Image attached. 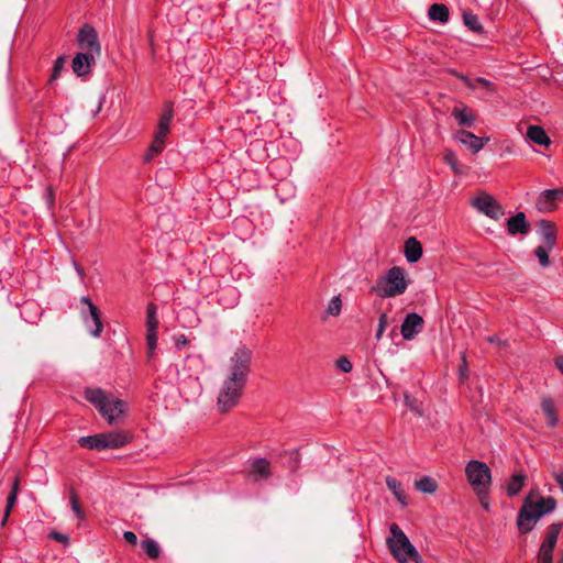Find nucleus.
Returning <instances> with one entry per match:
<instances>
[{"label": "nucleus", "instance_id": "6e6552de", "mask_svg": "<svg viewBox=\"0 0 563 563\" xmlns=\"http://www.w3.org/2000/svg\"><path fill=\"white\" fill-rule=\"evenodd\" d=\"M561 529V522L552 523L548 528L545 539L542 542L538 552L537 563H552L553 551L556 545Z\"/></svg>", "mask_w": 563, "mask_h": 563}, {"label": "nucleus", "instance_id": "f8f14e48", "mask_svg": "<svg viewBox=\"0 0 563 563\" xmlns=\"http://www.w3.org/2000/svg\"><path fill=\"white\" fill-rule=\"evenodd\" d=\"M424 321L416 312L408 313L404 319L400 333L405 340H413L423 329Z\"/></svg>", "mask_w": 563, "mask_h": 563}, {"label": "nucleus", "instance_id": "4d7b16f0", "mask_svg": "<svg viewBox=\"0 0 563 563\" xmlns=\"http://www.w3.org/2000/svg\"><path fill=\"white\" fill-rule=\"evenodd\" d=\"M559 563H563V558L560 560V562H559Z\"/></svg>", "mask_w": 563, "mask_h": 563}, {"label": "nucleus", "instance_id": "9d476101", "mask_svg": "<svg viewBox=\"0 0 563 563\" xmlns=\"http://www.w3.org/2000/svg\"><path fill=\"white\" fill-rule=\"evenodd\" d=\"M472 206L494 220H498L505 213L500 203L492 195L485 192L475 197L472 200Z\"/></svg>", "mask_w": 563, "mask_h": 563}, {"label": "nucleus", "instance_id": "cd10ccee", "mask_svg": "<svg viewBox=\"0 0 563 563\" xmlns=\"http://www.w3.org/2000/svg\"><path fill=\"white\" fill-rule=\"evenodd\" d=\"M428 16L431 21L446 23L450 18L449 9L445 4L433 3L428 10Z\"/></svg>", "mask_w": 563, "mask_h": 563}, {"label": "nucleus", "instance_id": "5fc2aeb1", "mask_svg": "<svg viewBox=\"0 0 563 563\" xmlns=\"http://www.w3.org/2000/svg\"><path fill=\"white\" fill-rule=\"evenodd\" d=\"M555 365L558 366V368L562 372L563 374V356H558L555 358Z\"/></svg>", "mask_w": 563, "mask_h": 563}, {"label": "nucleus", "instance_id": "f257e3e1", "mask_svg": "<svg viewBox=\"0 0 563 563\" xmlns=\"http://www.w3.org/2000/svg\"><path fill=\"white\" fill-rule=\"evenodd\" d=\"M252 351L245 345L239 346L230 357L228 376L218 396V407L225 412L235 407L242 396L251 368Z\"/></svg>", "mask_w": 563, "mask_h": 563}, {"label": "nucleus", "instance_id": "2eb2a0df", "mask_svg": "<svg viewBox=\"0 0 563 563\" xmlns=\"http://www.w3.org/2000/svg\"><path fill=\"white\" fill-rule=\"evenodd\" d=\"M101 434L106 450L120 449L129 444L133 439V434L126 430L109 431Z\"/></svg>", "mask_w": 563, "mask_h": 563}, {"label": "nucleus", "instance_id": "72a5a7b5", "mask_svg": "<svg viewBox=\"0 0 563 563\" xmlns=\"http://www.w3.org/2000/svg\"><path fill=\"white\" fill-rule=\"evenodd\" d=\"M526 476L522 474H515L507 484V494L516 496L523 487Z\"/></svg>", "mask_w": 563, "mask_h": 563}, {"label": "nucleus", "instance_id": "9b49d317", "mask_svg": "<svg viewBox=\"0 0 563 563\" xmlns=\"http://www.w3.org/2000/svg\"><path fill=\"white\" fill-rule=\"evenodd\" d=\"M158 317L157 307L151 302L146 308V343L148 349V355L152 356L155 353L157 345V329H158Z\"/></svg>", "mask_w": 563, "mask_h": 563}, {"label": "nucleus", "instance_id": "0eeeda50", "mask_svg": "<svg viewBox=\"0 0 563 563\" xmlns=\"http://www.w3.org/2000/svg\"><path fill=\"white\" fill-rule=\"evenodd\" d=\"M80 303L82 306L80 314L85 327L92 336L99 338L103 330L100 310L88 296H82L80 298Z\"/></svg>", "mask_w": 563, "mask_h": 563}, {"label": "nucleus", "instance_id": "603ef678", "mask_svg": "<svg viewBox=\"0 0 563 563\" xmlns=\"http://www.w3.org/2000/svg\"><path fill=\"white\" fill-rule=\"evenodd\" d=\"M478 498H479V501H481V505L483 506V508L488 510L489 504H488V499H487V493L478 495Z\"/></svg>", "mask_w": 563, "mask_h": 563}, {"label": "nucleus", "instance_id": "3c124183", "mask_svg": "<svg viewBox=\"0 0 563 563\" xmlns=\"http://www.w3.org/2000/svg\"><path fill=\"white\" fill-rule=\"evenodd\" d=\"M487 341L489 343L498 344V345H506V341H503L498 335H492L487 338Z\"/></svg>", "mask_w": 563, "mask_h": 563}, {"label": "nucleus", "instance_id": "58836bf2", "mask_svg": "<svg viewBox=\"0 0 563 563\" xmlns=\"http://www.w3.org/2000/svg\"><path fill=\"white\" fill-rule=\"evenodd\" d=\"M342 310V300L340 296H334L328 307H327V313L333 317H336L341 313Z\"/></svg>", "mask_w": 563, "mask_h": 563}, {"label": "nucleus", "instance_id": "bb28decb", "mask_svg": "<svg viewBox=\"0 0 563 563\" xmlns=\"http://www.w3.org/2000/svg\"><path fill=\"white\" fill-rule=\"evenodd\" d=\"M18 494H19V478L15 477L13 483H12L11 492L8 495V498H7V505H5L3 518H2V521H1V526L2 527H4L7 525V521H8V518L10 516V514H11V510L14 507V505L16 504Z\"/></svg>", "mask_w": 563, "mask_h": 563}, {"label": "nucleus", "instance_id": "f3484780", "mask_svg": "<svg viewBox=\"0 0 563 563\" xmlns=\"http://www.w3.org/2000/svg\"><path fill=\"white\" fill-rule=\"evenodd\" d=\"M271 463L264 457H257L250 462L247 477L253 482L265 481L271 477Z\"/></svg>", "mask_w": 563, "mask_h": 563}, {"label": "nucleus", "instance_id": "7c9ffc66", "mask_svg": "<svg viewBox=\"0 0 563 563\" xmlns=\"http://www.w3.org/2000/svg\"><path fill=\"white\" fill-rule=\"evenodd\" d=\"M463 22L465 26L474 33H483L484 29L481 24L478 16L473 12H464L463 13Z\"/></svg>", "mask_w": 563, "mask_h": 563}, {"label": "nucleus", "instance_id": "4c0bfd02", "mask_svg": "<svg viewBox=\"0 0 563 563\" xmlns=\"http://www.w3.org/2000/svg\"><path fill=\"white\" fill-rule=\"evenodd\" d=\"M65 64H66V56L60 55L56 58V60L54 62V65H53V70H52V75L49 77V82H53L58 79V77L60 76L62 71L65 68Z\"/></svg>", "mask_w": 563, "mask_h": 563}, {"label": "nucleus", "instance_id": "39448f33", "mask_svg": "<svg viewBox=\"0 0 563 563\" xmlns=\"http://www.w3.org/2000/svg\"><path fill=\"white\" fill-rule=\"evenodd\" d=\"M174 118L173 104L168 103L165 106L163 113L158 120L157 130L154 135V140L144 155L145 162H151L157 154L163 152L165 146V139L169 133V128Z\"/></svg>", "mask_w": 563, "mask_h": 563}, {"label": "nucleus", "instance_id": "09e8293b", "mask_svg": "<svg viewBox=\"0 0 563 563\" xmlns=\"http://www.w3.org/2000/svg\"><path fill=\"white\" fill-rule=\"evenodd\" d=\"M176 347L179 350L188 344V340L184 334L178 335L175 339Z\"/></svg>", "mask_w": 563, "mask_h": 563}, {"label": "nucleus", "instance_id": "4468645a", "mask_svg": "<svg viewBox=\"0 0 563 563\" xmlns=\"http://www.w3.org/2000/svg\"><path fill=\"white\" fill-rule=\"evenodd\" d=\"M99 56H95L88 52H78L71 62V69L78 77L88 75L95 66Z\"/></svg>", "mask_w": 563, "mask_h": 563}, {"label": "nucleus", "instance_id": "1a4fd4ad", "mask_svg": "<svg viewBox=\"0 0 563 563\" xmlns=\"http://www.w3.org/2000/svg\"><path fill=\"white\" fill-rule=\"evenodd\" d=\"M77 44L80 52H88L95 56H100L101 46L98 40L97 31L89 24H85L78 32Z\"/></svg>", "mask_w": 563, "mask_h": 563}, {"label": "nucleus", "instance_id": "aec40b11", "mask_svg": "<svg viewBox=\"0 0 563 563\" xmlns=\"http://www.w3.org/2000/svg\"><path fill=\"white\" fill-rule=\"evenodd\" d=\"M561 196H563V191L560 189H545L540 194L537 206L540 210L551 211Z\"/></svg>", "mask_w": 563, "mask_h": 563}, {"label": "nucleus", "instance_id": "7ed1b4c3", "mask_svg": "<svg viewBox=\"0 0 563 563\" xmlns=\"http://www.w3.org/2000/svg\"><path fill=\"white\" fill-rule=\"evenodd\" d=\"M389 532L390 537L387 539V545L393 556L399 563H406L408 561H412L415 563L423 562L415 545L397 523H391L389 526Z\"/></svg>", "mask_w": 563, "mask_h": 563}, {"label": "nucleus", "instance_id": "a211bd4d", "mask_svg": "<svg viewBox=\"0 0 563 563\" xmlns=\"http://www.w3.org/2000/svg\"><path fill=\"white\" fill-rule=\"evenodd\" d=\"M507 231L510 235L528 234L530 231V223L527 221L523 212H517L515 216L507 220Z\"/></svg>", "mask_w": 563, "mask_h": 563}, {"label": "nucleus", "instance_id": "f03ea898", "mask_svg": "<svg viewBox=\"0 0 563 563\" xmlns=\"http://www.w3.org/2000/svg\"><path fill=\"white\" fill-rule=\"evenodd\" d=\"M85 398L95 406L109 424L115 423L125 412V401L106 394L100 388H87Z\"/></svg>", "mask_w": 563, "mask_h": 563}, {"label": "nucleus", "instance_id": "4be33fe9", "mask_svg": "<svg viewBox=\"0 0 563 563\" xmlns=\"http://www.w3.org/2000/svg\"><path fill=\"white\" fill-rule=\"evenodd\" d=\"M526 136L529 141L541 146H549L551 144L550 136L547 134L545 130L540 125H529L527 129Z\"/></svg>", "mask_w": 563, "mask_h": 563}, {"label": "nucleus", "instance_id": "423d86ee", "mask_svg": "<svg viewBox=\"0 0 563 563\" xmlns=\"http://www.w3.org/2000/svg\"><path fill=\"white\" fill-rule=\"evenodd\" d=\"M468 483L477 495L488 493L492 482V473L488 465L477 460H471L465 466Z\"/></svg>", "mask_w": 563, "mask_h": 563}, {"label": "nucleus", "instance_id": "49530a36", "mask_svg": "<svg viewBox=\"0 0 563 563\" xmlns=\"http://www.w3.org/2000/svg\"><path fill=\"white\" fill-rule=\"evenodd\" d=\"M455 76L468 88L475 89L473 81L463 74L455 73Z\"/></svg>", "mask_w": 563, "mask_h": 563}, {"label": "nucleus", "instance_id": "79ce46f5", "mask_svg": "<svg viewBox=\"0 0 563 563\" xmlns=\"http://www.w3.org/2000/svg\"><path fill=\"white\" fill-rule=\"evenodd\" d=\"M551 474H552V477L554 478V481L560 486L561 490L563 492V468L554 470V471H552Z\"/></svg>", "mask_w": 563, "mask_h": 563}, {"label": "nucleus", "instance_id": "c85d7f7f", "mask_svg": "<svg viewBox=\"0 0 563 563\" xmlns=\"http://www.w3.org/2000/svg\"><path fill=\"white\" fill-rule=\"evenodd\" d=\"M542 412L547 417V423L549 427L554 428L559 422V418L555 411L554 402L551 398H543L541 401Z\"/></svg>", "mask_w": 563, "mask_h": 563}, {"label": "nucleus", "instance_id": "20e7f679", "mask_svg": "<svg viewBox=\"0 0 563 563\" xmlns=\"http://www.w3.org/2000/svg\"><path fill=\"white\" fill-rule=\"evenodd\" d=\"M409 282L406 278L404 268L393 266L386 274L376 280L372 288L379 298H391L402 295L408 288Z\"/></svg>", "mask_w": 563, "mask_h": 563}, {"label": "nucleus", "instance_id": "dca6fc26", "mask_svg": "<svg viewBox=\"0 0 563 563\" xmlns=\"http://www.w3.org/2000/svg\"><path fill=\"white\" fill-rule=\"evenodd\" d=\"M539 516L532 508H530L529 499H527L521 509L519 510L517 518V526L521 533L531 531L539 520Z\"/></svg>", "mask_w": 563, "mask_h": 563}, {"label": "nucleus", "instance_id": "864d4df0", "mask_svg": "<svg viewBox=\"0 0 563 563\" xmlns=\"http://www.w3.org/2000/svg\"><path fill=\"white\" fill-rule=\"evenodd\" d=\"M476 81L486 88H489L492 86V82L489 80L482 77H478Z\"/></svg>", "mask_w": 563, "mask_h": 563}, {"label": "nucleus", "instance_id": "5701e85b", "mask_svg": "<svg viewBox=\"0 0 563 563\" xmlns=\"http://www.w3.org/2000/svg\"><path fill=\"white\" fill-rule=\"evenodd\" d=\"M451 114L461 126L471 128L475 122V115L467 106L453 108Z\"/></svg>", "mask_w": 563, "mask_h": 563}, {"label": "nucleus", "instance_id": "412c9836", "mask_svg": "<svg viewBox=\"0 0 563 563\" xmlns=\"http://www.w3.org/2000/svg\"><path fill=\"white\" fill-rule=\"evenodd\" d=\"M240 292L235 287L228 286L218 292V301L224 308H233L239 303Z\"/></svg>", "mask_w": 563, "mask_h": 563}, {"label": "nucleus", "instance_id": "ea45409f", "mask_svg": "<svg viewBox=\"0 0 563 563\" xmlns=\"http://www.w3.org/2000/svg\"><path fill=\"white\" fill-rule=\"evenodd\" d=\"M387 323H388V316L383 312L380 313L379 316V319H378V327H377V330H376V333H375V336L377 340H379L387 327Z\"/></svg>", "mask_w": 563, "mask_h": 563}, {"label": "nucleus", "instance_id": "a878e982", "mask_svg": "<svg viewBox=\"0 0 563 563\" xmlns=\"http://www.w3.org/2000/svg\"><path fill=\"white\" fill-rule=\"evenodd\" d=\"M530 508L537 512L539 518L542 516L552 512L556 507V501L552 497H541L538 501H530L529 500Z\"/></svg>", "mask_w": 563, "mask_h": 563}, {"label": "nucleus", "instance_id": "ddd939ff", "mask_svg": "<svg viewBox=\"0 0 563 563\" xmlns=\"http://www.w3.org/2000/svg\"><path fill=\"white\" fill-rule=\"evenodd\" d=\"M453 137L456 142L465 145L474 154L478 153L489 141V137H481L466 130L456 131Z\"/></svg>", "mask_w": 563, "mask_h": 563}, {"label": "nucleus", "instance_id": "37998d69", "mask_svg": "<svg viewBox=\"0 0 563 563\" xmlns=\"http://www.w3.org/2000/svg\"><path fill=\"white\" fill-rule=\"evenodd\" d=\"M49 537L53 540H56V541H58L60 543H67L68 542V537L66 534H63V533L57 532V531L51 532Z\"/></svg>", "mask_w": 563, "mask_h": 563}, {"label": "nucleus", "instance_id": "b1692460", "mask_svg": "<svg viewBox=\"0 0 563 563\" xmlns=\"http://www.w3.org/2000/svg\"><path fill=\"white\" fill-rule=\"evenodd\" d=\"M422 256V245L416 238H409L405 242V257L409 263L418 262Z\"/></svg>", "mask_w": 563, "mask_h": 563}, {"label": "nucleus", "instance_id": "2f4dec72", "mask_svg": "<svg viewBox=\"0 0 563 563\" xmlns=\"http://www.w3.org/2000/svg\"><path fill=\"white\" fill-rule=\"evenodd\" d=\"M415 486L419 492L426 494H433L438 488L437 482L429 476H423L416 481Z\"/></svg>", "mask_w": 563, "mask_h": 563}, {"label": "nucleus", "instance_id": "a19ab883", "mask_svg": "<svg viewBox=\"0 0 563 563\" xmlns=\"http://www.w3.org/2000/svg\"><path fill=\"white\" fill-rule=\"evenodd\" d=\"M336 367L343 373H350L353 368V365L347 357L342 356L336 361Z\"/></svg>", "mask_w": 563, "mask_h": 563}, {"label": "nucleus", "instance_id": "8fccbe9b", "mask_svg": "<svg viewBox=\"0 0 563 563\" xmlns=\"http://www.w3.org/2000/svg\"><path fill=\"white\" fill-rule=\"evenodd\" d=\"M467 372H468V368H467L466 358H465V355H464L463 356V364L460 367V377H461V379H465L467 377Z\"/></svg>", "mask_w": 563, "mask_h": 563}, {"label": "nucleus", "instance_id": "e433bc0d", "mask_svg": "<svg viewBox=\"0 0 563 563\" xmlns=\"http://www.w3.org/2000/svg\"><path fill=\"white\" fill-rule=\"evenodd\" d=\"M69 505H70V508H71L73 512L75 514V516H76V518L78 520H85L86 519V514L81 509V507L79 505V500H78V495H77V493L74 489H70V492H69Z\"/></svg>", "mask_w": 563, "mask_h": 563}, {"label": "nucleus", "instance_id": "473e14b6", "mask_svg": "<svg viewBox=\"0 0 563 563\" xmlns=\"http://www.w3.org/2000/svg\"><path fill=\"white\" fill-rule=\"evenodd\" d=\"M141 545H142L143 551L146 553V555L150 559L156 560L159 556L161 548L155 540H153L151 538H146L145 540H143L141 542Z\"/></svg>", "mask_w": 563, "mask_h": 563}, {"label": "nucleus", "instance_id": "393cba45", "mask_svg": "<svg viewBox=\"0 0 563 563\" xmlns=\"http://www.w3.org/2000/svg\"><path fill=\"white\" fill-rule=\"evenodd\" d=\"M386 485H387L388 489L393 493L395 498L398 500V503L402 507H406L408 505V497L402 487V484L397 478L387 476Z\"/></svg>", "mask_w": 563, "mask_h": 563}, {"label": "nucleus", "instance_id": "c756f323", "mask_svg": "<svg viewBox=\"0 0 563 563\" xmlns=\"http://www.w3.org/2000/svg\"><path fill=\"white\" fill-rule=\"evenodd\" d=\"M78 443L81 448L89 449V450H97V451L106 450L103 446V439H102L101 433L93 434V435L80 437L78 439Z\"/></svg>", "mask_w": 563, "mask_h": 563}, {"label": "nucleus", "instance_id": "6e6d98bb", "mask_svg": "<svg viewBox=\"0 0 563 563\" xmlns=\"http://www.w3.org/2000/svg\"><path fill=\"white\" fill-rule=\"evenodd\" d=\"M101 106H102V102L100 101L99 104H98L97 111L95 112V114L100 111Z\"/></svg>", "mask_w": 563, "mask_h": 563}, {"label": "nucleus", "instance_id": "f704fd0d", "mask_svg": "<svg viewBox=\"0 0 563 563\" xmlns=\"http://www.w3.org/2000/svg\"><path fill=\"white\" fill-rule=\"evenodd\" d=\"M443 159H444L445 164H448L451 167L452 172L455 175L463 174V170L459 164V159H457V156L454 151L446 150L444 152Z\"/></svg>", "mask_w": 563, "mask_h": 563}, {"label": "nucleus", "instance_id": "a18cd8bd", "mask_svg": "<svg viewBox=\"0 0 563 563\" xmlns=\"http://www.w3.org/2000/svg\"><path fill=\"white\" fill-rule=\"evenodd\" d=\"M405 404L407 407H409L412 411H416L418 413H420L418 411V408L416 406V400L413 398H411L408 394H405Z\"/></svg>", "mask_w": 563, "mask_h": 563}, {"label": "nucleus", "instance_id": "de8ad7c7", "mask_svg": "<svg viewBox=\"0 0 563 563\" xmlns=\"http://www.w3.org/2000/svg\"><path fill=\"white\" fill-rule=\"evenodd\" d=\"M455 76L468 88L475 89L473 81L463 74L455 73Z\"/></svg>", "mask_w": 563, "mask_h": 563}, {"label": "nucleus", "instance_id": "c03bdc74", "mask_svg": "<svg viewBox=\"0 0 563 563\" xmlns=\"http://www.w3.org/2000/svg\"><path fill=\"white\" fill-rule=\"evenodd\" d=\"M123 538L130 544H136L137 542V537L133 531H124Z\"/></svg>", "mask_w": 563, "mask_h": 563}, {"label": "nucleus", "instance_id": "c9c22d12", "mask_svg": "<svg viewBox=\"0 0 563 563\" xmlns=\"http://www.w3.org/2000/svg\"><path fill=\"white\" fill-rule=\"evenodd\" d=\"M554 247L552 246H549V245H544V244H541L539 246L536 247L534 250V255L537 256V258L539 260V263L542 267H548L550 265V257H549V253L553 250Z\"/></svg>", "mask_w": 563, "mask_h": 563}, {"label": "nucleus", "instance_id": "6ab92c4d", "mask_svg": "<svg viewBox=\"0 0 563 563\" xmlns=\"http://www.w3.org/2000/svg\"><path fill=\"white\" fill-rule=\"evenodd\" d=\"M538 233L542 241V244L554 247L556 244V229L555 224L549 220L539 221Z\"/></svg>", "mask_w": 563, "mask_h": 563}]
</instances>
